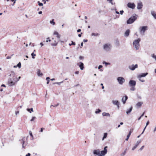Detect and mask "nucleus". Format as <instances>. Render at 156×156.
Wrapping results in <instances>:
<instances>
[{
  "instance_id": "obj_25",
  "label": "nucleus",
  "mask_w": 156,
  "mask_h": 156,
  "mask_svg": "<svg viewBox=\"0 0 156 156\" xmlns=\"http://www.w3.org/2000/svg\"><path fill=\"white\" fill-rule=\"evenodd\" d=\"M126 150L127 149H126L124 152L121 154L120 156H124L126 153Z\"/></svg>"
},
{
  "instance_id": "obj_55",
  "label": "nucleus",
  "mask_w": 156,
  "mask_h": 156,
  "mask_svg": "<svg viewBox=\"0 0 156 156\" xmlns=\"http://www.w3.org/2000/svg\"><path fill=\"white\" fill-rule=\"evenodd\" d=\"M133 129H131L129 133H130V134H131V133L133 132Z\"/></svg>"
},
{
  "instance_id": "obj_40",
  "label": "nucleus",
  "mask_w": 156,
  "mask_h": 156,
  "mask_svg": "<svg viewBox=\"0 0 156 156\" xmlns=\"http://www.w3.org/2000/svg\"><path fill=\"white\" fill-rule=\"evenodd\" d=\"M38 5L40 6H42L43 5V4L42 3L38 1Z\"/></svg>"
},
{
  "instance_id": "obj_5",
  "label": "nucleus",
  "mask_w": 156,
  "mask_h": 156,
  "mask_svg": "<svg viewBox=\"0 0 156 156\" xmlns=\"http://www.w3.org/2000/svg\"><path fill=\"white\" fill-rule=\"evenodd\" d=\"M117 80L119 83L121 85H122L125 82L124 78L122 77H119L117 78Z\"/></svg>"
},
{
  "instance_id": "obj_44",
  "label": "nucleus",
  "mask_w": 156,
  "mask_h": 156,
  "mask_svg": "<svg viewBox=\"0 0 156 156\" xmlns=\"http://www.w3.org/2000/svg\"><path fill=\"white\" fill-rule=\"evenodd\" d=\"M141 142V140H139L138 141H137V142H136V143L138 144V145Z\"/></svg>"
},
{
  "instance_id": "obj_64",
  "label": "nucleus",
  "mask_w": 156,
  "mask_h": 156,
  "mask_svg": "<svg viewBox=\"0 0 156 156\" xmlns=\"http://www.w3.org/2000/svg\"><path fill=\"white\" fill-rule=\"evenodd\" d=\"M30 154L29 153H28L26 155V156H30Z\"/></svg>"
},
{
  "instance_id": "obj_21",
  "label": "nucleus",
  "mask_w": 156,
  "mask_h": 156,
  "mask_svg": "<svg viewBox=\"0 0 156 156\" xmlns=\"http://www.w3.org/2000/svg\"><path fill=\"white\" fill-rule=\"evenodd\" d=\"M151 14L155 19H156V13L154 11H151Z\"/></svg>"
},
{
  "instance_id": "obj_39",
  "label": "nucleus",
  "mask_w": 156,
  "mask_h": 156,
  "mask_svg": "<svg viewBox=\"0 0 156 156\" xmlns=\"http://www.w3.org/2000/svg\"><path fill=\"white\" fill-rule=\"evenodd\" d=\"M103 64H105L106 65H110V63H108V62H105V61H104L103 62Z\"/></svg>"
},
{
  "instance_id": "obj_27",
  "label": "nucleus",
  "mask_w": 156,
  "mask_h": 156,
  "mask_svg": "<svg viewBox=\"0 0 156 156\" xmlns=\"http://www.w3.org/2000/svg\"><path fill=\"white\" fill-rule=\"evenodd\" d=\"M131 88H130V90L131 91H134L135 90L136 88L135 86L131 87Z\"/></svg>"
},
{
  "instance_id": "obj_12",
  "label": "nucleus",
  "mask_w": 156,
  "mask_h": 156,
  "mask_svg": "<svg viewBox=\"0 0 156 156\" xmlns=\"http://www.w3.org/2000/svg\"><path fill=\"white\" fill-rule=\"evenodd\" d=\"M148 73H143L140 74L137 76V78H141L142 77H144L147 75Z\"/></svg>"
},
{
  "instance_id": "obj_31",
  "label": "nucleus",
  "mask_w": 156,
  "mask_h": 156,
  "mask_svg": "<svg viewBox=\"0 0 156 156\" xmlns=\"http://www.w3.org/2000/svg\"><path fill=\"white\" fill-rule=\"evenodd\" d=\"M15 76V73L13 71H12L11 72V74L9 75V76Z\"/></svg>"
},
{
  "instance_id": "obj_8",
  "label": "nucleus",
  "mask_w": 156,
  "mask_h": 156,
  "mask_svg": "<svg viewBox=\"0 0 156 156\" xmlns=\"http://www.w3.org/2000/svg\"><path fill=\"white\" fill-rule=\"evenodd\" d=\"M127 5L129 8L133 9H134L136 6V5L134 3L129 2L128 3Z\"/></svg>"
},
{
  "instance_id": "obj_9",
  "label": "nucleus",
  "mask_w": 156,
  "mask_h": 156,
  "mask_svg": "<svg viewBox=\"0 0 156 156\" xmlns=\"http://www.w3.org/2000/svg\"><path fill=\"white\" fill-rule=\"evenodd\" d=\"M137 67L138 65L137 64H136L135 65L133 64L132 65L129 66V68L132 70H134L136 68H137Z\"/></svg>"
},
{
  "instance_id": "obj_23",
  "label": "nucleus",
  "mask_w": 156,
  "mask_h": 156,
  "mask_svg": "<svg viewBox=\"0 0 156 156\" xmlns=\"http://www.w3.org/2000/svg\"><path fill=\"white\" fill-rule=\"evenodd\" d=\"M20 141L21 142V143H22V147L23 148H24L25 146H26V145H24V141L23 139H22L21 140H20Z\"/></svg>"
},
{
  "instance_id": "obj_10",
  "label": "nucleus",
  "mask_w": 156,
  "mask_h": 156,
  "mask_svg": "<svg viewBox=\"0 0 156 156\" xmlns=\"http://www.w3.org/2000/svg\"><path fill=\"white\" fill-rule=\"evenodd\" d=\"M104 48L106 51H109L111 48L110 45H108L107 44H105L104 45Z\"/></svg>"
},
{
  "instance_id": "obj_35",
  "label": "nucleus",
  "mask_w": 156,
  "mask_h": 156,
  "mask_svg": "<svg viewBox=\"0 0 156 156\" xmlns=\"http://www.w3.org/2000/svg\"><path fill=\"white\" fill-rule=\"evenodd\" d=\"M16 66L17 67H18L19 68H21V64L20 63V62H19L16 65Z\"/></svg>"
},
{
  "instance_id": "obj_33",
  "label": "nucleus",
  "mask_w": 156,
  "mask_h": 156,
  "mask_svg": "<svg viewBox=\"0 0 156 156\" xmlns=\"http://www.w3.org/2000/svg\"><path fill=\"white\" fill-rule=\"evenodd\" d=\"M91 35L94 36H97L99 35V34L98 33L95 34V33H93L91 34Z\"/></svg>"
},
{
  "instance_id": "obj_36",
  "label": "nucleus",
  "mask_w": 156,
  "mask_h": 156,
  "mask_svg": "<svg viewBox=\"0 0 156 156\" xmlns=\"http://www.w3.org/2000/svg\"><path fill=\"white\" fill-rule=\"evenodd\" d=\"M113 0H107V1L109 3H111L112 5H113L115 3L113 4L112 2Z\"/></svg>"
},
{
  "instance_id": "obj_53",
  "label": "nucleus",
  "mask_w": 156,
  "mask_h": 156,
  "mask_svg": "<svg viewBox=\"0 0 156 156\" xmlns=\"http://www.w3.org/2000/svg\"><path fill=\"white\" fill-rule=\"evenodd\" d=\"M149 123L150 122L149 121H148L146 123V126H145L147 127V125L149 124Z\"/></svg>"
},
{
  "instance_id": "obj_59",
  "label": "nucleus",
  "mask_w": 156,
  "mask_h": 156,
  "mask_svg": "<svg viewBox=\"0 0 156 156\" xmlns=\"http://www.w3.org/2000/svg\"><path fill=\"white\" fill-rule=\"evenodd\" d=\"M16 115H17L18 114H19V111H16L15 112Z\"/></svg>"
},
{
  "instance_id": "obj_32",
  "label": "nucleus",
  "mask_w": 156,
  "mask_h": 156,
  "mask_svg": "<svg viewBox=\"0 0 156 156\" xmlns=\"http://www.w3.org/2000/svg\"><path fill=\"white\" fill-rule=\"evenodd\" d=\"M31 55L32 56V58H33L34 59L35 58V56L36 55V54H34V52L32 53L31 54Z\"/></svg>"
},
{
  "instance_id": "obj_49",
  "label": "nucleus",
  "mask_w": 156,
  "mask_h": 156,
  "mask_svg": "<svg viewBox=\"0 0 156 156\" xmlns=\"http://www.w3.org/2000/svg\"><path fill=\"white\" fill-rule=\"evenodd\" d=\"M59 103H58L56 105H51V106H53V107H57L59 105Z\"/></svg>"
},
{
  "instance_id": "obj_18",
  "label": "nucleus",
  "mask_w": 156,
  "mask_h": 156,
  "mask_svg": "<svg viewBox=\"0 0 156 156\" xmlns=\"http://www.w3.org/2000/svg\"><path fill=\"white\" fill-rule=\"evenodd\" d=\"M130 33V30L129 29H128L125 32L124 34V36L125 37H127L128 36L129 34Z\"/></svg>"
},
{
  "instance_id": "obj_24",
  "label": "nucleus",
  "mask_w": 156,
  "mask_h": 156,
  "mask_svg": "<svg viewBox=\"0 0 156 156\" xmlns=\"http://www.w3.org/2000/svg\"><path fill=\"white\" fill-rule=\"evenodd\" d=\"M41 71L40 69H38L37 71V74L38 76H42L43 74L42 73H40Z\"/></svg>"
},
{
  "instance_id": "obj_41",
  "label": "nucleus",
  "mask_w": 156,
  "mask_h": 156,
  "mask_svg": "<svg viewBox=\"0 0 156 156\" xmlns=\"http://www.w3.org/2000/svg\"><path fill=\"white\" fill-rule=\"evenodd\" d=\"M138 146H136V145H134L133 147L132 148V150H134L136 148H137Z\"/></svg>"
},
{
  "instance_id": "obj_61",
  "label": "nucleus",
  "mask_w": 156,
  "mask_h": 156,
  "mask_svg": "<svg viewBox=\"0 0 156 156\" xmlns=\"http://www.w3.org/2000/svg\"><path fill=\"white\" fill-rule=\"evenodd\" d=\"M83 42H81L80 44V48H81L83 46Z\"/></svg>"
},
{
  "instance_id": "obj_43",
  "label": "nucleus",
  "mask_w": 156,
  "mask_h": 156,
  "mask_svg": "<svg viewBox=\"0 0 156 156\" xmlns=\"http://www.w3.org/2000/svg\"><path fill=\"white\" fill-rule=\"evenodd\" d=\"M141 82H145V80H143L141 79V78H137Z\"/></svg>"
},
{
  "instance_id": "obj_26",
  "label": "nucleus",
  "mask_w": 156,
  "mask_h": 156,
  "mask_svg": "<svg viewBox=\"0 0 156 156\" xmlns=\"http://www.w3.org/2000/svg\"><path fill=\"white\" fill-rule=\"evenodd\" d=\"M107 134H108L107 133H104V136L102 138V140H103L105 138H106V137L107 136Z\"/></svg>"
},
{
  "instance_id": "obj_58",
  "label": "nucleus",
  "mask_w": 156,
  "mask_h": 156,
  "mask_svg": "<svg viewBox=\"0 0 156 156\" xmlns=\"http://www.w3.org/2000/svg\"><path fill=\"white\" fill-rule=\"evenodd\" d=\"M116 44L118 46H119V42L118 41H117L116 42Z\"/></svg>"
},
{
  "instance_id": "obj_46",
  "label": "nucleus",
  "mask_w": 156,
  "mask_h": 156,
  "mask_svg": "<svg viewBox=\"0 0 156 156\" xmlns=\"http://www.w3.org/2000/svg\"><path fill=\"white\" fill-rule=\"evenodd\" d=\"M144 147V145L142 146L139 149V150L142 151Z\"/></svg>"
},
{
  "instance_id": "obj_51",
  "label": "nucleus",
  "mask_w": 156,
  "mask_h": 156,
  "mask_svg": "<svg viewBox=\"0 0 156 156\" xmlns=\"http://www.w3.org/2000/svg\"><path fill=\"white\" fill-rule=\"evenodd\" d=\"M84 58V57L82 56H80L79 57V59L80 60L83 59Z\"/></svg>"
},
{
  "instance_id": "obj_37",
  "label": "nucleus",
  "mask_w": 156,
  "mask_h": 156,
  "mask_svg": "<svg viewBox=\"0 0 156 156\" xmlns=\"http://www.w3.org/2000/svg\"><path fill=\"white\" fill-rule=\"evenodd\" d=\"M63 82V81H62V82H56L53 83V84H58V85H60L61 83H62Z\"/></svg>"
},
{
  "instance_id": "obj_1",
  "label": "nucleus",
  "mask_w": 156,
  "mask_h": 156,
  "mask_svg": "<svg viewBox=\"0 0 156 156\" xmlns=\"http://www.w3.org/2000/svg\"><path fill=\"white\" fill-rule=\"evenodd\" d=\"M19 81L18 78L15 76H13L12 78H10L8 80V84L9 86H12L15 85V83Z\"/></svg>"
},
{
  "instance_id": "obj_60",
  "label": "nucleus",
  "mask_w": 156,
  "mask_h": 156,
  "mask_svg": "<svg viewBox=\"0 0 156 156\" xmlns=\"http://www.w3.org/2000/svg\"><path fill=\"white\" fill-rule=\"evenodd\" d=\"M88 40L87 39H84L83 40V41L84 42H86Z\"/></svg>"
},
{
  "instance_id": "obj_15",
  "label": "nucleus",
  "mask_w": 156,
  "mask_h": 156,
  "mask_svg": "<svg viewBox=\"0 0 156 156\" xmlns=\"http://www.w3.org/2000/svg\"><path fill=\"white\" fill-rule=\"evenodd\" d=\"M77 65L79 66V67L80 68V69L81 70H83V69L84 68V66H83V62H80L78 63H77Z\"/></svg>"
},
{
  "instance_id": "obj_2",
  "label": "nucleus",
  "mask_w": 156,
  "mask_h": 156,
  "mask_svg": "<svg viewBox=\"0 0 156 156\" xmlns=\"http://www.w3.org/2000/svg\"><path fill=\"white\" fill-rule=\"evenodd\" d=\"M137 15L135 14V15L131 16L127 21L128 24H130L133 23L137 19Z\"/></svg>"
},
{
  "instance_id": "obj_57",
  "label": "nucleus",
  "mask_w": 156,
  "mask_h": 156,
  "mask_svg": "<svg viewBox=\"0 0 156 156\" xmlns=\"http://www.w3.org/2000/svg\"><path fill=\"white\" fill-rule=\"evenodd\" d=\"M120 14L121 15H122L123 14V13L124 12V11L123 10H121V11H120Z\"/></svg>"
},
{
  "instance_id": "obj_30",
  "label": "nucleus",
  "mask_w": 156,
  "mask_h": 156,
  "mask_svg": "<svg viewBox=\"0 0 156 156\" xmlns=\"http://www.w3.org/2000/svg\"><path fill=\"white\" fill-rule=\"evenodd\" d=\"M55 41L54 43H52L51 44V45L52 46H56L58 44V43H55V42H56L55 41Z\"/></svg>"
},
{
  "instance_id": "obj_42",
  "label": "nucleus",
  "mask_w": 156,
  "mask_h": 156,
  "mask_svg": "<svg viewBox=\"0 0 156 156\" xmlns=\"http://www.w3.org/2000/svg\"><path fill=\"white\" fill-rule=\"evenodd\" d=\"M138 146H136V145H134L133 147L132 148V150H134L136 148H137Z\"/></svg>"
},
{
  "instance_id": "obj_3",
  "label": "nucleus",
  "mask_w": 156,
  "mask_h": 156,
  "mask_svg": "<svg viewBox=\"0 0 156 156\" xmlns=\"http://www.w3.org/2000/svg\"><path fill=\"white\" fill-rule=\"evenodd\" d=\"M140 41V39L139 38L138 39L134 40L133 42V46L136 50H138L140 46L139 42Z\"/></svg>"
},
{
  "instance_id": "obj_29",
  "label": "nucleus",
  "mask_w": 156,
  "mask_h": 156,
  "mask_svg": "<svg viewBox=\"0 0 156 156\" xmlns=\"http://www.w3.org/2000/svg\"><path fill=\"white\" fill-rule=\"evenodd\" d=\"M130 135H131L130 133H129V134H128V135H127V136L126 138V140L127 141L128 140L129 137L130 136Z\"/></svg>"
},
{
  "instance_id": "obj_38",
  "label": "nucleus",
  "mask_w": 156,
  "mask_h": 156,
  "mask_svg": "<svg viewBox=\"0 0 156 156\" xmlns=\"http://www.w3.org/2000/svg\"><path fill=\"white\" fill-rule=\"evenodd\" d=\"M151 56L153 58H154L156 60V55H155L154 54H152Z\"/></svg>"
},
{
  "instance_id": "obj_16",
  "label": "nucleus",
  "mask_w": 156,
  "mask_h": 156,
  "mask_svg": "<svg viewBox=\"0 0 156 156\" xmlns=\"http://www.w3.org/2000/svg\"><path fill=\"white\" fill-rule=\"evenodd\" d=\"M128 99V97L126 95H125L122 97V101L123 104H125L126 102V101Z\"/></svg>"
},
{
  "instance_id": "obj_45",
  "label": "nucleus",
  "mask_w": 156,
  "mask_h": 156,
  "mask_svg": "<svg viewBox=\"0 0 156 156\" xmlns=\"http://www.w3.org/2000/svg\"><path fill=\"white\" fill-rule=\"evenodd\" d=\"M36 118V117H33L32 119L30 120L31 121H32L34 120Z\"/></svg>"
},
{
  "instance_id": "obj_20",
  "label": "nucleus",
  "mask_w": 156,
  "mask_h": 156,
  "mask_svg": "<svg viewBox=\"0 0 156 156\" xmlns=\"http://www.w3.org/2000/svg\"><path fill=\"white\" fill-rule=\"evenodd\" d=\"M143 104V102H139L136 104V106L137 107H140Z\"/></svg>"
},
{
  "instance_id": "obj_48",
  "label": "nucleus",
  "mask_w": 156,
  "mask_h": 156,
  "mask_svg": "<svg viewBox=\"0 0 156 156\" xmlns=\"http://www.w3.org/2000/svg\"><path fill=\"white\" fill-rule=\"evenodd\" d=\"M47 40L46 41V42H48V41H49V42H50L51 41V40L49 39V37H48L47 39Z\"/></svg>"
},
{
  "instance_id": "obj_56",
  "label": "nucleus",
  "mask_w": 156,
  "mask_h": 156,
  "mask_svg": "<svg viewBox=\"0 0 156 156\" xmlns=\"http://www.w3.org/2000/svg\"><path fill=\"white\" fill-rule=\"evenodd\" d=\"M27 110L30 113H31V112L30 110V108H27Z\"/></svg>"
},
{
  "instance_id": "obj_7",
  "label": "nucleus",
  "mask_w": 156,
  "mask_h": 156,
  "mask_svg": "<svg viewBox=\"0 0 156 156\" xmlns=\"http://www.w3.org/2000/svg\"><path fill=\"white\" fill-rule=\"evenodd\" d=\"M136 84V81L134 80H130L129 82V85L130 87L135 86Z\"/></svg>"
},
{
  "instance_id": "obj_6",
  "label": "nucleus",
  "mask_w": 156,
  "mask_h": 156,
  "mask_svg": "<svg viewBox=\"0 0 156 156\" xmlns=\"http://www.w3.org/2000/svg\"><path fill=\"white\" fill-rule=\"evenodd\" d=\"M108 148V146H106L104 147V150L101 151L100 153V156H104L107 152V148Z\"/></svg>"
},
{
  "instance_id": "obj_47",
  "label": "nucleus",
  "mask_w": 156,
  "mask_h": 156,
  "mask_svg": "<svg viewBox=\"0 0 156 156\" xmlns=\"http://www.w3.org/2000/svg\"><path fill=\"white\" fill-rule=\"evenodd\" d=\"M47 40L46 41V42H48V41H49V42H50L51 41V40L49 39V37H48L47 39Z\"/></svg>"
},
{
  "instance_id": "obj_34",
  "label": "nucleus",
  "mask_w": 156,
  "mask_h": 156,
  "mask_svg": "<svg viewBox=\"0 0 156 156\" xmlns=\"http://www.w3.org/2000/svg\"><path fill=\"white\" fill-rule=\"evenodd\" d=\"M54 20L53 19L52 20H51L50 22V23H51V24L52 23L53 25H55V22H54Z\"/></svg>"
},
{
  "instance_id": "obj_50",
  "label": "nucleus",
  "mask_w": 156,
  "mask_h": 156,
  "mask_svg": "<svg viewBox=\"0 0 156 156\" xmlns=\"http://www.w3.org/2000/svg\"><path fill=\"white\" fill-rule=\"evenodd\" d=\"M29 134L31 136V137H33V135L32 134V133L31 131H30L29 132Z\"/></svg>"
},
{
  "instance_id": "obj_11",
  "label": "nucleus",
  "mask_w": 156,
  "mask_h": 156,
  "mask_svg": "<svg viewBox=\"0 0 156 156\" xmlns=\"http://www.w3.org/2000/svg\"><path fill=\"white\" fill-rule=\"evenodd\" d=\"M100 151L99 149L94 150L93 151V154L98 156H100Z\"/></svg>"
},
{
  "instance_id": "obj_63",
  "label": "nucleus",
  "mask_w": 156,
  "mask_h": 156,
  "mask_svg": "<svg viewBox=\"0 0 156 156\" xmlns=\"http://www.w3.org/2000/svg\"><path fill=\"white\" fill-rule=\"evenodd\" d=\"M79 72L78 71H76L75 72V73L76 74H79Z\"/></svg>"
},
{
  "instance_id": "obj_54",
  "label": "nucleus",
  "mask_w": 156,
  "mask_h": 156,
  "mask_svg": "<svg viewBox=\"0 0 156 156\" xmlns=\"http://www.w3.org/2000/svg\"><path fill=\"white\" fill-rule=\"evenodd\" d=\"M103 67V66H102V65H99V66H98V69H100L101 68H102Z\"/></svg>"
},
{
  "instance_id": "obj_4",
  "label": "nucleus",
  "mask_w": 156,
  "mask_h": 156,
  "mask_svg": "<svg viewBox=\"0 0 156 156\" xmlns=\"http://www.w3.org/2000/svg\"><path fill=\"white\" fill-rule=\"evenodd\" d=\"M147 27L146 26H144L140 27L139 28L140 33L142 35H144V32L147 30Z\"/></svg>"
},
{
  "instance_id": "obj_62",
  "label": "nucleus",
  "mask_w": 156,
  "mask_h": 156,
  "mask_svg": "<svg viewBox=\"0 0 156 156\" xmlns=\"http://www.w3.org/2000/svg\"><path fill=\"white\" fill-rule=\"evenodd\" d=\"M44 129V128H42L41 129V130L40 131V132H42L43 131V129Z\"/></svg>"
},
{
  "instance_id": "obj_19",
  "label": "nucleus",
  "mask_w": 156,
  "mask_h": 156,
  "mask_svg": "<svg viewBox=\"0 0 156 156\" xmlns=\"http://www.w3.org/2000/svg\"><path fill=\"white\" fill-rule=\"evenodd\" d=\"M54 35H56V37L58 38H60L61 37V35L59 34L56 31H55L53 34Z\"/></svg>"
},
{
  "instance_id": "obj_28",
  "label": "nucleus",
  "mask_w": 156,
  "mask_h": 156,
  "mask_svg": "<svg viewBox=\"0 0 156 156\" xmlns=\"http://www.w3.org/2000/svg\"><path fill=\"white\" fill-rule=\"evenodd\" d=\"M101 112V110L99 109H97L95 112V113L96 114H98L99 113Z\"/></svg>"
},
{
  "instance_id": "obj_13",
  "label": "nucleus",
  "mask_w": 156,
  "mask_h": 156,
  "mask_svg": "<svg viewBox=\"0 0 156 156\" xmlns=\"http://www.w3.org/2000/svg\"><path fill=\"white\" fill-rule=\"evenodd\" d=\"M143 6V4L141 1L139 2L137 4V8L138 9H140Z\"/></svg>"
},
{
  "instance_id": "obj_14",
  "label": "nucleus",
  "mask_w": 156,
  "mask_h": 156,
  "mask_svg": "<svg viewBox=\"0 0 156 156\" xmlns=\"http://www.w3.org/2000/svg\"><path fill=\"white\" fill-rule=\"evenodd\" d=\"M112 103L113 105H117V106L118 109L119 108V103L118 101H117V100H113L112 101Z\"/></svg>"
},
{
  "instance_id": "obj_52",
  "label": "nucleus",
  "mask_w": 156,
  "mask_h": 156,
  "mask_svg": "<svg viewBox=\"0 0 156 156\" xmlns=\"http://www.w3.org/2000/svg\"><path fill=\"white\" fill-rule=\"evenodd\" d=\"M72 44V45H75L76 44V43L75 42H74L73 41H71Z\"/></svg>"
},
{
  "instance_id": "obj_22",
  "label": "nucleus",
  "mask_w": 156,
  "mask_h": 156,
  "mask_svg": "<svg viewBox=\"0 0 156 156\" xmlns=\"http://www.w3.org/2000/svg\"><path fill=\"white\" fill-rule=\"evenodd\" d=\"M102 115L103 116H110V114L108 113H106L105 112H104L102 113Z\"/></svg>"
},
{
  "instance_id": "obj_17",
  "label": "nucleus",
  "mask_w": 156,
  "mask_h": 156,
  "mask_svg": "<svg viewBox=\"0 0 156 156\" xmlns=\"http://www.w3.org/2000/svg\"><path fill=\"white\" fill-rule=\"evenodd\" d=\"M132 109L133 107L132 106H131L129 109H127L126 112V114L127 115H128L129 113H130L132 111Z\"/></svg>"
}]
</instances>
